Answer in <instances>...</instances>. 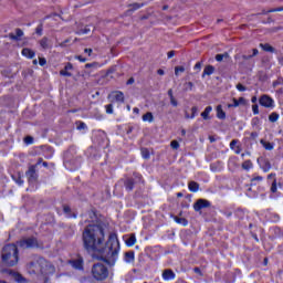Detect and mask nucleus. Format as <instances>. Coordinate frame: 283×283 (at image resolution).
Instances as JSON below:
<instances>
[{
  "label": "nucleus",
  "mask_w": 283,
  "mask_h": 283,
  "mask_svg": "<svg viewBox=\"0 0 283 283\" xmlns=\"http://www.w3.org/2000/svg\"><path fill=\"white\" fill-rule=\"evenodd\" d=\"M18 244L21 249H34V247H39V241L34 237H30L20 240Z\"/></svg>",
  "instance_id": "nucleus-6"
},
{
  "label": "nucleus",
  "mask_w": 283,
  "mask_h": 283,
  "mask_svg": "<svg viewBox=\"0 0 283 283\" xmlns=\"http://www.w3.org/2000/svg\"><path fill=\"white\" fill-rule=\"evenodd\" d=\"M279 119H280V114L275 112L269 115L270 123H277Z\"/></svg>",
  "instance_id": "nucleus-31"
},
{
  "label": "nucleus",
  "mask_w": 283,
  "mask_h": 283,
  "mask_svg": "<svg viewBox=\"0 0 283 283\" xmlns=\"http://www.w3.org/2000/svg\"><path fill=\"white\" fill-rule=\"evenodd\" d=\"M84 52L85 54H88V56H92V49H85Z\"/></svg>",
  "instance_id": "nucleus-62"
},
{
  "label": "nucleus",
  "mask_w": 283,
  "mask_h": 283,
  "mask_svg": "<svg viewBox=\"0 0 283 283\" xmlns=\"http://www.w3.org/2000/svg\"><path fill=\"white\" fill-rule=\"evenodd\" d=\"M260 143L264 147V149H266L268 151H273V144L272 143H269L264 139H261Z\"/></svg>",
  "instance_id": "nucleus-28"
},
{
  "label": "nucleus",
  "mask_w": 283,
  "mask_h": 283,
  "mask_svg": "<svg viewBox=\"0 0 283 283\" xmlns=\"http://www.w3.org/2000/svg\"><path fill=\"white\" fill-rule=\"evenodd\" d=\"M213 108L211 106H207L205 108V111L201 113V117L203 118V120H209V114H211Z\"/></svg>",
  "instance_id": "nucleus-25"
},
{
  "label": "nucleus",
  "mask_w": 283,
  "mask_h": 283,
  "mask_svg": "<svg viewBox=\"0 0 283 283\" xmlns=\"http://www.w3.org/2000/svg\"><path fill=\"white\" fill-rule=\"evenodd\" d=\"M255 180H258L259 182H262V180H264V178L262 176H256L254 178H252L251 182L253 185V182H255Z\"/></svg>",
  "instance_id": "nucleus-51"
},
{
  "label": "nucleus",
  "mask_w": 283,
  "mask_h": 283,
  "mask_svg": "<svg viewBox=\"0 0 283 283\" xmlns=\"http://www.w3.org/2000/svg\"><path fill=\"white\" fill-rule=\"evenodd\" d=\"M35 54L36 53L31 49L24 48L22 50V56H25L27 59H34Z\"/></svg>",
  "instance_id": "nucleus-21"
},
{
  "label": "nucleus",
  "mask_w": 283,
  "mask_h": 283,
  "mask_svg": "<svg viewBox=\"0 0 283 283\" xmlns=\"http://www.w3.org/2000/svg\"><path fill=\"white\" fill-rule=\"evenodd\" d=\"M29 185H34L39 180V174H36V166H30L25 172Z\"/></svg>",
  "instance_id": "nucleus-7"
},
{
  "label": "nucleus",
  "mask_w": 283,
  "mask_h": 283,
  "mask_svg": "<svg viewBox=\"0 0 283 283\" xmlns=\"http://www.w3.org/2000/svg\"><path fill=\"white\" fill-rule=\"evenodd\" d=\"M167 56H168V59H174V56H176V51H169L167 53Z\"/></svg>",
  "instance_id": "nucleus-54"
},
{
  "label": "nucleus",
  "mask_w": 283,
  "mask_h": 283,
  "mask_svg": "<svg viewBox=\"0 0 283 283\" xmlns=\"http://www.w3.org/2000/svg\"><path fill=\"white\" fill-rule=\"evenodd\" d=\"M113 94H115V101L117 103H125V94L120 91H115Z\"/></svg>",
  "instance_id": "nucleus-24"
},
{
  "label": "nucleus",
  "mask_w": 283,
  "mask_h": 283,
  "mask_svg": "<svg viewBox=\"0 0 283 283\" xmlns=\"http://www.w3.org/2000/svg\"><path fill=\"white\" fill-rule=\"evenodd\" d=\"M193 271H195V273H197L198 275H202V271L200 270V268H195Z\"/></svg>",
  "instance_id": "nucleus-57"
},
{
  "label": "nucleus",
  "mask_w": 283,
  "mask_h": 283,
  "mask_svg": "<svg viewBox=\"0 0 283 283\" xmlns=\"http://www.w3.org/2000/svg\"><path fill=\"white\" fill-rule=\"evenodd\" d=\"M70 70H74V66L72 65V63H66V65L64 66L63 70L60 71V76H72V74L70 73Z\"/></svg>",
  "instance_id": "nucleus-13"
},
{
  "label": "nucleus",
  "mask_w": 283,
  "mask_h": 283,
  "mask_svg": "<svg viewBox=\"0 0 283 283\" xmlns=\"http://www.w3.org/2000/svg\"><path fill=\"white\" fill-rule=\"evenodd\" d=\"M250 136H251L252 140H255V138H258L259 134H258V132H252Z\"/></svg>",
  "instance_id": "nucleus-55"
},
{
  "label": "nucleus",
  "mask_w": 283,
  "mask_h": 283,
  "mask_svg": "<svg viewBox=\"0 0 283 283\" xmlns=\"http://www.w3.org/2000/svg\"><path fill=\"white\" fill-rule=\"evenodd\" d=\"M171 218L177 222V224H181L182 227H187V224H189V221L186 218H180L178 216H171Z\"/></svg>",
  "instance_id": "nucleus-22"
},
{
  "label": "nucleus",
  "mask_w": 283,
  "mask_h": 283,
  "mask_svg": "<svg viewBox=\"0 0 283 283\" xmlns=\"http://www.w3.org/2000/svg\"><path fill=\"white\" fill-rule=\"evenodd\" d=\"M92 275L97 282H103L109 277V270L103 263H95L92 266Z\"/></svg>",
  "instance_id": "nucleus-3"
},
{
  "label": "nucleus",
  "mask_w": 283,
  "mask_h": 283,
  "mask_svg": "<svg viewBox=\"0 0 283 283\" xmlns=\"http://www.w3.org/2000/svg\"><path fill=\"white\" fill-rule=\"evenodd\" d=\"M48 63V60H45V57H39V64L41 65V67H43V65H45Z\"/></svg>",
  "instance_id": "nucleus-50"
},
{
  "label": "nucleus",
  "mask_w": 283,
  "mask_h": 283,
  "mask_svg": "<svg viewBox=\"0 0 283 283\" xmlns=\"http://www.w3.org/2000/svg\"><path fill=\"white\" fill-rule=\"evenodd\" d=\"M208 207H211V202L206 199H198L193 203V209L195 211H202V209H208Z\"/></svg>",
  "instance_id": "nucleus-8"
},
{
  "label": "nucleus",
  "mask_w": 283,
  "mask_h": 283,
  "mask_svg": "<svg viewBox=\"0 0 283 283\" xmlns=\"http://www.w3.org/2000/svg\"><path fill=\"white\" fill-rule=\"evenodd\" d=\"M24 143L25 145H32V143H34V137L32 136L24 137Z\"/></svg>",
  "instance_id": "nucleus-41"
},
{
  "label": "nucleus",
  "mask_w": 283,
  "mask_h": 283,
  "mask_svg": "<svg viewBox=\"0 0 283 283\" xmlns=\"http://www.w3.org/2000/svg\"><path fill=\"white\" fill-rule=\"evenodd\" d=\"M143 6H145L144 3H133L129 4V10L128 12H136V10H140V8H143Z\"/></svg>",
  "instance_id": "nucleus-29"
},
{
  "label": "nucleus",
  "mask_w": 283,
  "mask_h": 283,
  "mask_svg": "<svg viewBox=\"0 0 283 283\" xmlns=\"http://www.w3.org/2000/svg\"><path fill=\"white\" fill-rule=\"evenodd\" d=\"M224 59H229V53H223V54H217L216 55V61H218L219 63L222 62Z\"/></svg>",
  "instance_id": "nucleus-34"
},
{
  "label": "nucleus",
  "mask_w": 283,
  "mask_h": 283,
  "mask_svg": "<svg viewBox=\"0 0 283 283\" xmlns=\"http://www.w3.org/2000/svg\"><path fill=\"white\" fill-rule=\"evenodd\" d=\"M34 266H36V262L31 261V262L29 263V269H34Z\"/></svg>",
  "instance_id": "nucleus-59"
},
{
  "label": "nucleus",
  "mask_w": 283,
  "mask_h": 283,
  "mask_svg": "<svg viewBox=\"0 0 283 283\" xmlns=\"http://www.w3.org/2000/svg\"><path fill=\"white\" fill-rule=\"evenodd\" d=\"M258 54H260V51L258 49H252L247 51L242 55H235L234 59L235 61H239L240 67H247L249 61H251V59H253L254 56H258Z\"/></svg>",
  "instance_id": "nucleus-4"
},
{
  "label": "nucleus",
  "mask_w": 283,
  "mask_h": 283,
  "mask_svg": "<svg viewBox=\"0 0 283 283\" xmlns=\"http://www.w3.org/2000/svg\"><path fill=\"white\" fill-rule=\"evenodd\" d=\"M271 191L272 193H276L277 192V180L274 179L271 186Z\"/></svg>",
  "instance_id": "nucleus-38"
},
{
  "label": "nucleus",
  "mask_w": 283,
  "mask_h": 283,
  "mask_svg": "<svg viewBox=\"0 0 283 283\" xmlns=\"http://www.w3.org/2000/svg\"><path fill=\"white\" fill-rule=\"evenodd\" d=\"M163 280L169 282L170 280H176V273L171 269L164 270Z\"/></svg>",
  "instance_id": "nucleus-12"
},
{
  "label": "nucleus",
  "mask_w": 283,
  "mask_h": 283,
  "mask_svg": "<svg viewBox=\"0 0 283 283\" xmlns=\"http://www.w3.org/2000/svg\"><path fill=\"white\" fill-rule=\"evenodd\" d=\"M134 83H135L134 77H130V78L126 82V85H134Z\"/></svg>",
  "instance_id": "nucleus-56"
},
{
  "label": "nucleus",
  "mask_w": 283,
  "mask_h": 283,
  "mask_svg": "<svg viewBox=\"0 0 283 283\" xmlns=\"http://www.w3.org/2000/svg\"><path fill=\"white\" fill-rule=\"evenodd\" d=\"M157 74H159V76H165V70L159 69V70L157 71Z\"/></svg>",
  "instance_id": "nucleus-60"
},
{
  "label": "nucleus",
  "mask_w": 283,
  "mask_h": 283,
  "mask_svg": "<svg viewBox=\"0 0 283 283\" xmlns=\"http://www.w3.org/2000/svg\"><path fill=\"white\" fill-rule=\"evenodd\" d=\"M21 36H23V30L21 29H15V35L14 33H9L11 41H21Z\"/></svg>",
  "instance_id": "nucleus-15"
},
{
  "label": "nucleus",
  "mask_w": 283,
  "mask_h": 283,
  "mask_svg": "<svg viewBox=\"0 0 283 283\" xmlns=\"http://www.w3.org/2000/svg\"><path fill=\"white\" fill-rule=\"evenodd\" d=\"M223 213L227 218H231L233 216V212L231 211H224Z\"/></svg>",
  "instance_id": "nucleus-58"
},
{
  "label": "nucleus",
  "mask_w": 283,
  "mask_h": 283,
  "mask_svg": "<svg viewBox=\"0 0 283 283\" xmlns=\"http://www.w3.org/2000/svg\"><path fill=\"white\" fill-rule=\"evenodd\" d=\"M252 112L254 115L260 114V108H259L258 104L252 105Z\"/></svg>",
  "instance_id": "nucleus-46"
},
{
  "label": "nucleus",
  "mask_w": 283,
  "mask_h": 283,
  "mask_svg": "<svg viewBox=\"0 0 283 283\" xmlns=\"http://www.w3.org/2000/svg\"><path fill=\"white\" fill-rule=\"evenodd\" d=\"M83 249L93 255H101V260L114 266L118 260V251H120V242L116 233H111L105 243V228L103 224H88L82 232Z\"/></svg>",
  "instance_id": "nucleus-1"
},
{
  "label": "nucleus",
  "mask_w": 283,
  "mask_h": 283,
  "mask_svg": "<svg viewBox=\"0 0 283 283\" xmlns=\"http://www.w3.org/2000/svg\"><path fill=\"white\" fill-rule=\"evenodd\" d=\"M76 128L78 129V130H81V129H87V125L84 123V122H77L76 123Z\"/></svg>",
  "instance_id": "nucleus-39"
},
{
  "label": "nucleus",
  "mask_w": 283,
  "mask_h": 283,
  "mask_svg": "<svg viewBox=\"0 0 283 283\" xmlns=\"http://www.w3.org/2000/svg\"><path fill=\"white\" fill-rule=\"evenodd\" d=\"M70 264L73 266V269L81 271L83 269V259L72 260L70 261Z\"/></svg>",
  "instance_id": "nucleus-16"
},
{
  "label": "nucleus",
  "mask_w": 283,
  "mask_h": 283,
  "mask_svg": "<svg viewBox=\"0 0 283 283\" xmlns=\"http://www.w3.org/2000/svg\"><path fill=\"white\" fill-rule=\"evenodd\" d=\"M126 247H134L136 244V234H130L126 240Z\"/></svg>",
  "instance_id": "nucleus-26"
},
{
  "label": "nucleus",
  "mask_w": 283,
  "mask_h": 283,
  "mask_svg": "<svg viewBox=\"0 0 283 283\" xmlns=\"http://www.w3.org/2000/svg\"><path fill=\"white\" fill-rule=\"evenodd\" d=\"M63 211L70 216V213H72V208H70V206H63Z\"/></svg>",
  "instance_id": "nucleus-48"
},
{
  "label": "nucleus",
  "mask_w": 283,
  "mask_h": 283,
  "mask_svg": "<svg viewBox=\"0 0 283 283\" xmlns=\"http://www.w3.org/2000/svg\"><path fill=\"white\" fill-rule=\"evenodd\" d=\"M170 146H171L172 149H178L180 147V144L177 140H172L170 143Z\"/></svg>",
  "instance_id": "nucleus-45"
},
{
  "label": "nucleus",
  "mask_w": 283,
  "mask_h": 283,
  "mask_svg": "<svg viewBox=\"0 0 283 283\" xmlns=\"http://www.w3.org/2000/svg\"><path fill=\"white\" fill-rule=\"evenodd\" d=\"M168 96H169V98H171V96H174V90H171V88L168 90Z\"/></svg>",
  "instance_id": "nucleus-64"
},
{
  "label": "nucleus",
  "mask_w": 283,
  "mask_h": 283,
  "mask_svg": "<svg viewBox=\"0 0 283 283\" xmlns=\"http://www.w3.org/2000/svg\"><path fill=\"white\" fill-rule=\"evenodd\" d=\"M90 32H92V29L90 28V25H86L85 28L80 29L77 31V34H90Z\"/></svg>",
  "instance_id": "nucleus-35"
},
{
  "label": "nucleus",
  "mask_w": 283,
  "mask_h": 283,
  "mask_svg": "<svg viewBox=\"0 0 283 283\" xmlns=\"http://www.w3.org/2000/svg\"><path fill=\"white\" fill-rule=\"evenodd\" d=\"M133 176L134 178L126 177V179H124V187L126 191H134V185H138V182L143 180V176L138 172H134Z\"/></svg>",
  "instance_id": "nucleus-5"
},
{
  "label": "nucleus",
  "mask_w": 283,
  "mask_h": 283,
  "mask_svg": "<svg viewBox=\"0 0 283 283\" xmlns=\"http://www.w3.org/2000/svg\"><path fill=\"white\" fill-rule=\"evenodd\" d=\"M17 185L21 186L23 185V179H21V177H19L17 180H15Z\"/></svg>",
  "instance_id": "nucleus-61"
},
{
  "label": "nucleus",
  "mask_w": 283,
  "mask_h": 283,
  "mask_svg": "<svg viewBox=\"0 0 283 283\" xmlns=\"http://www.w3.org/2000/svg\"><path fill=\"white\" fill-rule=\"evenodd\" d=\"M75 59H77V61L81 63H85L87 61V59L83 57L82 55H76Z\"/></svg>",
  "instance_id": "nucleus-53"
},
{
  "label": "nucleus",
  "mask_w": 283,
  "mask_h": 283,
  "mask_svg": "<svg viewBox=\"0 0 283 283\" xmlns=\"http://www.w3.org/2000/svg\"><path fill=\"white\" fill-rule=\"evenodd\" d=\"M237 90L239 92H247V86L242 85V83L237 84Z\"/></svg>",
  "instance_id": "nucleus-44"
},
{
  "label": "nucleus",
  "mask_w": 283,
  "mask_h": 283,
  "mask_svg": "<svg viewBox=\"0 0 283 283\" xmlns=\"http://www.w3.org/2000/svg\"><path fill=\"white\" fill-rule=\"evenodd\" d=\"M124 260L127 264H132L134 263V260H135V253L134 251H128V252H125L124 254Z\"/></svg>",
  "instance_id": "nucleus-17"
},
{
  "label": "nucleus",
  "mask_w": 283,
  "mask_h": 283,
  "mask_svg": "<svg viewBox=\"0 0 283 283\" xmlns=\"http://www.w3.org/2000/svg\"><path fill=\"white\" fill-rule=\"evenodd\" d=\"M188 189L189 191H191L192 193H198V191H200V184L196 182V181H190L188 184Z\"/></svg>",
  "instance_id": "nucleus-19"
},
{
  "label": "nucleus",
  "mask_w": 283,
  "mask_h": 283,
  "mask_svg": "<svg viewBox=\"0 0 283 283\" xmlns=\"http://www.w3.org/2000/svg\"><path fill=\"white\" fill-rule=\"evenodd\" d=\"M109 74H114V69H108L106 72V76H109Z\"/></svg>",
  "instance_id": "nucleus-63"
},
{
  "label": "nucleus",
  "mask_w": 283,
  "mask_h": 283,
  "mask_svg": "<svg viewBox=\"0 0 283 283\" xmlns=\"http://www.w3.org/2000/svg\"><path fill=\"white\" fill-rule=\"evenodd\" d=\"M185 72V66H176L175 67V75L178 76V74Z\"/></svg>",
  "instance_id": "nucleus-43"
},
{
  "label": "nucleus",
  "mask_w": 283,
  "mask_h": 283,
  "mask_svg": "<svg viewBox=\"0 0 283 283\" xmlns=\"http://www.w3.org/2000/svg\"><path fill=\"white\" fill-rule=\"evenodd\" d=\"M170 105H172V107H178V101L176 99V97H170Z\"/></svg>",
  "instance_id": "nucleus-47"
},
{
  "label": "nucleus",
  "mask_w": 283,
  "mask_h": 283,
  "mask_svg": "<svg viewBox=\"0 0 283 283\" xmlns=\"http://www.w3.org/2000/svg\"><path fill=\"white\" fill-rule=\"evenodd\" d=\"M9 275H11L12 280L17 283H28V279L23 276V274L15 272V271H10Z\"/></svg>",
  "instance_id": "nucleus-10"
},
{
  "label": "nucleus",
  "mask_w": 283,
  "mask_h": 283,
  "mask_svg": "<svg viewBox=\"0 0 283 283\" xmlns=\"http://www.w3.org/2000/svg\"><path fill=\"white\" fill-rule=\"evenodd\" d=\"M193 90V82H186L184 84V91L185 92H191Z\"/></svg>",
  "instance_id": "nucleus-33"
},
{
  "label": "nucleus",
  "mask_w": 283,
  "mask_h": 283,
  "mask_svg": "<svg viewBox=\"0 0 283 283\" xmlns=\"http://www.w3.org/2000/svg\"><path fill=\"white\" fill-rule=\"evenodd\" d=\"M1 260L4 266H17L19 264V248L17 244L9 243L1 250Z\"/></svg>",
  "instance_id": "nucleus-2"
},
{
  "label": "nucleus",
  "mask_w": 283,
  "mask_h": 283,
  "mask_svg": "<svg viewBox=\"0 0 283 283\" xmlns=\"http://www.w3.org/2000/svg\"><path fill=\"white\" fill-rule=\"evenodd\" d=\"M142 156H143V158H144L145 160H149V157H150V155H149V149H147V148H142Z\"/></svg>",
  "instance_id": "nucleus-36"
},
{
  "label": "nucleus",
  "mask_w": 283,
  "mask_h": 283,
  "mask_svg": "<svg viewBox=\"0 0 283 283\" xmlns=\"http://www.w3.org/2000/svg\"><path fill=\"white\" fill-rule=\"evenodd\" d=\"M259 103L262 105V107L271 108L273 107L274 101L269 95H262L259 99Z\"/></svg>",
  "instance_id": "nucleus-9"
},
{
  "label": "nucleus",
  "mask_w": 283,
  "mask_h": 283,
  "mask_svg": "<svg viewBox=\"0 0 283 283\" xmlns=\"http://www.w3.org/2000/svg\"><path fill=\"white\" fill-rule=\"evenodd\" d=\"M193 70H197V72H200V70H202V62H197Z\"/></svg>",
  "instance_id": "nucleus-49"
},
{
  "label": "nucleus",
  "mask_w": 283,
  "mask_h": 283,
  "mask_svg": "<svg viewBox=\"0 0 283 283\" xmlns=\"http://www.w3.org/2000/svg\"><path fill=\"white\" fill-rule=\"evenodd\" d=\"M40 45L42 50H50V48H52V44L50 43V39H48V36H44L40 40Z\"/></svg>",
  "instance_id": "nucleus-18"
},
{
  "label": "nucleus",
  "mask_w": 283,
  "mask_h": 283,
  "mask_svg": "<svg viewBox=\"0 0 283 283\" xmlns=\"http://www.w3.org/2000/svg\"><path fill=\"white\" fill-rule=\"evenodd\" d=\"M143 120L154 123V114H151V112L146 113L145 115H143Z\"/></svg>",
  "instance_id": "nucleus-30"
},
{
  "label": "nucleus",
  "mask_w": 283,
  "mask_h": 283,
  "mask_svg": "<svg viewBox=\"0 0 283 283\" xmlns=\"http://www.w3.org/2000/svg\"><path fill=\"white\" fill-rule=\"evenodd\" d=\"M235 145H238V139H233V140L230 143V149H235Z\"/></svg>",
  "instance_id": "nucleus-52"
},
{
  "label": "nucleus",
  "mask_w": 283,
  "mask_h": 283,
  "mask_svg": "<svg viewBox=\"0 0 283 283\" xmlns=\"http://www.w3.org/2000/svg\"><path fill=\"white\" fill-rule=\"evenodd\" d=\"M258 163L265 174L271 171V161H269V159L258 158Z\"/></svg>",
  "instance_id": "nucleus-11"
},
{
  "label": "nucleus",
  "mask_w": 283,
  "mask_h": 283,
  "mask_svg": "<svg viewBox=\"0 0 283 283\" xmlns=\"http://www.w3.org/2000/svg\"><path fill=\"white\" fill-rule=\"evenodd\" d=\"M196 116H198V106H193V107L191 108L190 118H196Z\"/></svg>",
  "instance_id": "nucleus-40"
},
{
  "label": "nucleus",
  "mask_w": 283,
  "mask_h": 283,
  "mask_svg": "<svg viewBox=\"0 0 283 283\" xmlns=\"http://www.w3.org/2000/svg\"><path fill=\"white\" fill-rule=\"evenodd\" d=\"M260 48H262V50L264 52H271V54H273L275 52V48H273L271 44L265 43V44H260Z\"/></svg>",
  "instance_id": "nucleus-27"
},
{
  "label": "nucleus",
  "mask_w": 283,
  "mask_h": 283,
  "mask_svg": "<svg viewBox=\"0 0 283 283\" xmlns=\"http://www.w3.org/2000/svg\"><path fill=\"white\" fill-rule=\"evenodd\" d=\"M217 118H219V120H224V118H227V113L223 112L222 105L217 106Z\"/></svg>",
  "instance_id": "nucleus-23"
},
{
  "label": "nucleus",
  "mask_w": 283,
  "mask_h": 283,
  "mask_svg": "<svg viewBox=\"0 0 283 283\" xmlns=\"http://www.w3.org/2000/svg\"><path fill=\"white\" fill-rule=\"evenodd\" d=\"M242 169H244L245 171H249V169H253V163H251V160H245L242 164Z\"/></svg>",
  "instance_id": "nucleus-32"
},
{
  "label": "nucleus",
  "mask_w": 283,
  "mask_h": 283,
  "mask_svg": "<svg viewBox=\"0 0 283 283\" xmlns=\"http://www.w3.org/2000/svg\"><path fill=\"white\" fill-rule=\"evenodd\" d=\"M35 34L43 36V23H40L35 29Z\"/></svg>",
  "instance_id": "nucleus-37"
},
{
  "label": "nucleus",
  "mask_w": 283,
  "mask_h": 283,
  "mask_svg": "<svg viewBox=\"0 0 283 283\" xmlns=\"http://www.w3.org/2000/svg\"><path fill=\"white\" fill-rule=\"evenodd\" d=\"M214 72L216 67L213 65H207L203 70L202 78H205V76H211V74H213Z\"/></svg>",
  "instance_id": "nucleus-20"
},
{
  "label": "nucleus",
  "mask_w": 283,
  "mask_h": 283,
  "mask_svg": "<svg viewBox=\"0 0 283 283\" xmlns=\"http://www.w3.org/2000/svg\"><path fill=\"white\" fill-rule=\"evenodd\" d=\"M106 114H114V105L108 104L105 106Z\"/></svg>",
  "instance_id": "nucleus-42"
},
{
  "label": "nucleus",
  "mask_w": 283,
  "mask_h": 283,
  "mask_svg": "<svg viewBox=\"0 0 283 283\" xmlns=\"http://www.w3.org/2000/svg\"><path fill=\"white\" fill-rule=\"evenodd\" d=\"M233 104H228V107H240V105H247V99L244 97H240L239 99L233 98Z\"/></svg>",
  "instance_id": "nucleus-14"
}]
</instances>
